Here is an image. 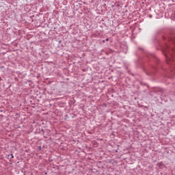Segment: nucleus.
Here are the masks:
<instances>
[{
    "label": "nucleus",
    "mask_w": 175,
    "mask_h": 175,
    "mask_svg": "<svg viewBox=\"0 0 175 175\" xmlns=\"http://www.w3.org/2000/svg\"><path fill=\"white\" fill-rule=\"evenodd\" d=\"M163 52L165 56L167 64H170L175 56V51L170 49L169 46H166V47L163 50Z\"/></svg>",
    "instance_id": "nucleus-1"
},
{
    "label": "nucleus",
    "mask_w": 175,
    "mask_h": 175,
    "mask_svg": "<svg viewBox=\"0 0 175 175\" xmlns=\"http://www.w3.org/2000/svg\"><path fill=\"white\" fill-rule=\"evenodd\" d=\"M106 41H107V42H109V38H107V39H106Z\"/></svg>",
    "instance_id": "nucleus-2"
},
{
    "label": "nucleus",
    "mask_w": 175,
    "mask_h": 175,
    "mask_svg": "<svg viewBox=\"0 0 175 175\" xmlns=\"http://www.w3.org/2000/svg\"><path fill=\"white\" fill-rule=\"evenodd\" d=\"M12 158H13V154H12Z\"/></svg>",
    "instance_id": "nucleus-3"
}]
</instances>
